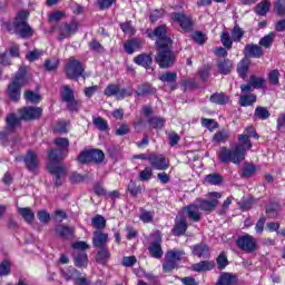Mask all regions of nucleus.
Segmentation results:
<instances>
[{
  "label": "nucleus",
  "mask_w": 285,
  "mask_h": 285,
  "mask_svg": "<svg viewBox=\"0 0 285 285\" xmlns=\"http://www.w3.org/2000/svg\"><path fill=\"white\" fill-rule=\"evenodd\" d=\"M239 144L232 149L222 147L218 153V159L222 164H242L246 159V150L253 148L250 138L244 134L238 136Z\"/></svg>",
  "instance_id": "obj_1"
},
{
  "label": "nucleus",
  "mask_w": 285,
  "mask_h": 285,
  "mask_svg": "<svg viewBox=\"0 0 285 285\" xmlns=\"http://www.w3.org/2000/svg\"><path fill=\"white\" fill-rule=\"evenodd\" d=\"M68 154L63 149L53 148L48 151V171L52 175L55 186H61L66 179V166L61 164Z\"/></svg>",
  "instance_id": "obj_2"
},
{
  "label": "nucleus",
  "mask_w": 285,
  "mask_h": 285,
  "mask_svg": "<svg viewBox=\"0 0 285 285\" xmlns=\"http://www.w3.org/2000/svg\"><path fill=\"white\" fill-rule=\"evenodd\" d=\"M28 11H20L12 22H3L2 29L10 32V35H18L21 39H28L35 35V30L28 23Z\"/></svg>",
  "instance_id": "obj_3"
},
{
  "label": "nucleus",
  "mask_w": 285,
  "mask_h": 285,
  "mask_svg": "<svg viewBox=\"0 0 285 285\" xmlns=\"http://www.w3.org/2000/svg\"><path fill=\"white\" fill-rule=\"evenodd\" d=\"M171 46L158 41V47H156L155 62L164 70L173 68L177 61V53L170 48Z\"/></svg>",
  "instance_id": "obj_4"
},
{
  "label": "nucleus",
  "mask_w": 285,
  "mask_h": 285,
  "mask_svg": "<svg viewBox=\"0 0 285 285\" xmlns=\"http://www.w3.org/2000/svg\"><path fill=\"white\" fill-rule=\"evenodd\" d=\"M26 67H20L19 71L17 72L16 77L7 87V97L11 101H19L21 99V88L26 86Z\"/></svg>",
  "instance_id": "obj_5"
},
{
  "label": "nucleus",
  "mask_w": 285,
  "mask_h": 285,
  "mask_svg": "<svg viewBox=\"0 0 285 285\" xmlns=\"http://www.w3.org/2000/svg\"><path fill=\"white\" fill-rule=\"evenodd\" d=\"M186 256V252L181 249H170L165 255V263L163 264L164 273H173L177 268V264Z\"/></svg>",
  "instance_id": "obj_6"
},
{
  "label": "nucleus",
  "mask_w": 285,
  "mask_h": 285,
  "mask_svg": "<svg viewBox=\"0 0 285 285\" xmlns=\"http://www.w3.org/2000/svg\"><path fill=\"white\" fill-rule=\"evenodd\" d=\"M209 199H197L196 204H198V208L203 210V213L210 214L217 209L219 206V200L222 199V194L217 191H212L208 194Z\"/></svg>",
  "instance_id": "obj_7"
},
{
  "label": "nucleus",
  "mask_w": 285,
  "mask_h": 285,
  "mask_svg": "<svg viewBox=\"0 0 285 285\" xmlns=\"http://www.w3.org/2000/svg\"><path fill=\"white\" fill-rule=\"evenodd\" d=\"M66 75L68 79H79V77H83V65L79 60H75L70 58L67 62L66 67Z\"/></svg>",
  "instance_id": "obj_8"
},
{
  "label": "nucleus",
  "mask_w": 285,
  "mask_h": 285,
  "mask_svg": "<svg viewBox=\"0 0 285 285\" xmlns=\"http://www.w3.org/2000/svg\"><path fill=\"white\" fill-rule=\"evenodd\" d=\"M132 88H120L119 85H109L105 89L106 97H116L117 99H126V97H132Z\"/></svg>",
  "instance_id": "obj_9"
},
{
  "label": "nucleus",
  "mask_w": 285,
  "mask_h": 285,
  "mask_svg": "<svg viewBox=\"0 0 285 285\" xmlns=\"http://www.w3.org/2000/svg\"><path fill=\"white\" fill-rule=\"evenodd\" d=\"M236 246L244 250L245 253H255L257 250V240L252 235L238 236L236 240Z\"/></svg>",
  "instance_id": "obj_10"
},
{
  "label": "nucleus",
  "mask_w": 285,
  "mask_h": 285,
  "mask_svg": "<svg viewBox=\"0 0 285 285\" xmlns=\"http://www.w3.org/2000/svg\"><path fill=\"white\" fill-rule=\"evenodd\" d=\"M171 21H174V23H178L184 32H190L193 30V17L186 13L173 12Z\"/></svg>",
  "instance_id": "obj_11"
},
{
  "label": "nucleus",
  "mask_w": 285,
  "mask_h": 285,
  "mask_svg": "<svg viewBox=\"0 0 285 285\" xmlns=\"http://www.w3.org/2000/svg\"><path fill=\"white\" fill-rule=\"evenodd\" d=\"M150 166L155 169V170H168V168L170 167V164L168 163V160H166V157L161 154H150L148 156Z\"/></svg>",
  "instance_id": "obj_12"
},
{
  "label": "nucleus",
  "mask_w": 285,
  "mask_h": 285,
  "mask_svg": "<svg viewBox=\"0 0 285 285\" xmlns=\"http://www.w3.org/2000/svg\"><path fill=\"white\" fill-rule=\"evenodd\" d=\"M21 119L23 121H32L33 119H40L43 109L39 107H24L19 110Z\"/></svg>",
  "instance_id": "obj_13"
},
{
  "label": "nucleus",
  "mask_w": 285,
  "mask_h": 285,
  "mask_svg": "<svg viewBox=\"0 0 285 285\" xmlns=\"http://www.w3.org/2000/svg\"><path fill=\"white\" fill-rule=\"evenodd\" d=\"M168 27L166 24L159 26L154 30V36L157 37L156 47H159L158 41H161L163 46H173V39L168 36Z\"/></svg>",
  "instance_id": "obj_14"
},
{
  "label": "nucleus",
  "mask_w": 285,
  "mask_h": 285,
  "mask_svg": "<svg viewBox=\"0 0 285 285\" xmlns=\"http://www.w3.org/2000/svg\"><path fill=\"white\" fill-rule=\"evenodd\" d=\"M79 30V23L77 21H71L69 23H65L60 27V36L58 39L62 41V39H66L68 37H72Z\"/></svg>",
  "instance_id": "obj_15"
},
{
  "label": "nucleus",
  "mask_w": 285,
  "mask_h": 285,
  "mask_svg": "<svg viewBox=\"0 0 285 285\" xmlns=\"http://www.w3.org/2000/svg\"><path fill=\"white\" fill-rule=\"evenodd\" d=\"M184 213L187 215V217L190 219V222H202V212H200V207L197 203L187 205L184 208Z\"/></svg>",
  "instance_id": "obj_16"
},
{
  "label": "nucleus",
  "mask_w": 285,
  "mask_h": 285,
  "mask_svg": "<svg viewBox=\"0 0 285 285\" xmlns=\"http://www.w3.org/2000/svg\"><path fill=\"white\" fill-rule=\"evenodd\" d=\"M23 161L30 173H35V170H37V168H39V157L32 150H29L26 154V156L23 157Z\"/></svg>",
  "instance_id": "obj_17"
},
{
  "label": "nucleus",
  "mask_w": 285,
  "mask_h": 285,
  "mask_svg": "<svg viewBox=\"0 0 285 285\" xmlns=\"http://www.w3.org/2000/svg\"><path fill=\"white\" fill-rule=\"evenodd\" d=\"M186 230H188V222H186V218L177 217L171 229L173 235L181 237V235H186Z\"/></svg>",
  "instance_id": "obj_18"
},
{
  "label": "nucleus",
  "mask_w": 285,
  "mask_h": 285,
  "mask_svg": "<svg viewBox=\"0 0 285 285\" xmlns=\"http://www.w3.org/2000/svg\"><path fill=\"white\" fill-rule=\"evenodd\" d=\"M148 252L150 257H154V259H161V257H164V249H161V236H158V239L149 245Z\"/></svg>",
  "instance_id": "obj_19"
},
{
  "label": "nucleus",
  "mask_w": 285,
  "mask_h": 285,
  "mask_svg": "<svg viewBox=\"0 0 285 285\" xmlns=\"http://www.w3.org/2000/svg\"><path fill=\"white\" fill-rule=\"evenodd\" d=\"M108 244V234L101 230H95L92 237V245L95 248H105Z\"/></svg>",
  "instance_id": "obj_20"
},
{
  "label": "nucleus",
  "mask_w": 285,
  "mask_h": 285,
  "mask_svg": "<svg viewBox=\"0 0 285 285\" xmlns=\"http://www.w3.org/2000/svg\"><path fill=\"white\" fill-rule=\"evenodd\" d=\"M239 284V278L232 273H222L218 277V281L215 285H237Z\"/></svg>",
  "instance_id": "obj_21"
},
{
  "label": "nucleus",
  "mask_w": 285,
  "mask_h": 285,
  "mask_svg": "<svg viewBox=\"0 0 285 285\" xmlns=\"http://www.w3.org/2000/svg\"><path fill=\"white\" fill-rule=\"evenodd\" d=\"M244 55L245 57L259 59L264 55V51L262 50V47H259L258 45L249 43L245 46Z\"/></svg>",
  "instance_id": "obj_22"
},
{
  "label": "nucleus",
  "mask_w": 285,
  "mask_h": 285,
  "mask_svg": "<svg viewBox=\"0 0 285 285\" xmlns=\"http://www.w3.org/2000/svg\"><path fill=\"white\" fill-rule=\"evenodd\" d=\"M191 250H193V255H195V257H199V258L203 257L204 259H206V257L210 256V247H208V245H206L204 243L194 245Z\"/></svg>",
  "instance_id": "obj_23"
},
{
  "label": "nucleus",
  "mask_w": 285,
  "mask_h": 285,
  "mask_svg": "<svg viewBox=\"0 0 285 285\" xmlns=\"http://www.w3.org/2000/svg\"><path fill=\"white\" fill-rule=\"evenodd\" d=\"M215 268V261H200L191 265V271L195 273H206L207 271H213Z\"/></svg>",
  "instance_id": "obj_24"
},
{
  "label": "nucleus",
  "mask_w": 285,
  "mask_h": 285,
  "mask_svg": "<svg viewBox=\"0 0 285 285\" xmlns=\"http://www.w3.org/2000/svg\"><path fill=\"white\" fill-rule=\"evenodd\" d=\"M56 235L62 239H72V237H75V228L66 225H59L56 227Z\"/></svg>",
  "instance_id": "obj_25"
},
{
  "label": "nucleus",
  "mask_w": 285,
  "mask_h": 285,
  "mask_svg": "<svg viewBox=\"0 0 285 285\" xmlns=\"http://www.w3.org/2000/svg\"><path fill=\"white\" fill-rule=\"evenodd\" d=\"M73 262L77 268H86V266H88V254L83 250H76L73 254Z\"/></svg>",
  "instance_id": "obj_26"
},
{
  "label": "nucleus",
  "mask_w": 285,
  "mask_h": 285,
  "mask_svg": "<svg viewBox=\"0 0 285 285\" xmlns=\"http://www.w3.org/2000/svg\"><path fill=\"white\" fill-rule=\"evenodd\" d=\"M134 61L137 63V66H141L142 68H150L153 63V57L147 53H140L134 58Z\"/></svg>",
  "instance_id": "obj_27"
},
{
  "label": "nucleus",
  "mask_w": 285,
  "mask_h": 285,
  "mask_svg": "<svg viewBox=\"0 0 285 285\" xmlns=\"http://www.w3.org/2000/svg\"><path fill=\"white\" fill-rule=\"evenodd\" d=\"M159 80L173 87L177 83V72L166 71L159 76Z\"/></svg>",
  "instance_id": "obj_28"
},
{
  "label": "nucleus",
  "mask_w": 285,
  "mask_h": 285,
  "mask_svg": "<svg viewBox=\"0 0 285 285\" xmlns=\"http://www.w3.org/2000/svg\"><path fill=\"white\" fill-rule=\"evenodd\" d=\"M18 213L27 224H32L35 222V212H32L30 207H19Z\"/></svg>",
  "instance_id": "obj_29"
},
{
  "label": "nucleus",
  "mask_w": 285,
  "mask_h": 285,
  "mask_svg": "<svg viewBox=\"0 0 285 285\" xmlns=\"http://www.w3.org/2000/svg\"><path fill=\"white\" fill-rule=\"evenodd\" d=\"M229 100L230 98H228V96H226V94L223 92L213 94L209 98V101H212V104H217L218 106H224L228 104Z\"/></svg>",
  "instance_id": "obj_30"
},
{
  "label": "nucleus",
  "mask_w": 285,
  "mask_h": 285,
  "mask_svg": "<svg viewBox=\"0 0 285 285\" xmlns=\"http://www.w3.org/2000/svg\"><path fill=\"white\" fill-rule=\"evenodd\" d=\"M217 66L220 75H230L233 70V61L229 59L219 60Z\"/></svg>",
  "instance_id": "obj_31"
},
{
  "label": "nucleus",
  "mask_w": 285,
  "mask_h": 285,
  "mask_svg": "<svg viewBox=\"0 0 285 285\" xmlns=\"http://www.w3.org/2000/svg\"><path fill=\"white\" fill-rule=\"evenodd\" d=\"M271 117V111L268 108L263 106H257L254 112V119H261L262 121H266Z\"/></svg>",
  "instance_id": "obj_32"
},
{
  "label": "nucleus",
  "mask_w": 285,
  "mask_h": 285,
  "mask_svg": "<svg viewBox=\"0 0 285 285\" xmlns=\"http://www.w3.org/2000/svg\"><path fill=\"white\" fill-rule=\"evenodd\" d=\"M257 101V96L255 94H248L240 96L239 98V105L243 108H247V106H253Z\"/></svg>",
  "instance_id": "obj_33"
},
{
  "label": "nucleus",
  "mask_w": 285,
  "mask_h": 285,
  "mask_svg": "<svg viewBox=\"0 0 285 285\" xmlns=\"http://www.w3.org/2000/svg\"><path fill=\"white\" fill-rule=\"evenodd\" d=\"M53 144L57 146L58 150H63V153L68 155V148H70V140L68 138H55Z\"/></svg>",
  "instance_id": "obj_34"
},
{
  "label": "nucleus",
  "mask_w": 285,
  "mask_h": 285,
  "mask_svg": "<svg viewBox=\"0 0 285 285\" xmlns=\"http://www.w3.org/2000/svg\"><path fill=\"white\" fill-rule=\"evenodd\" d=\"M250 67V62L248 59L240 60V62L237 66V72L242 79H246V76L248 75V68Z\"/></svg>",
  "instance_id": "obj_35"
},
{
  "label": "nucleus",
  "mask_w": 285,
  "mask_h": 285,
  "mask_svg": "<svg viewBox=\"0 0 285 285\" xmlns=\"http://www.w3.org/2000/svg\"><path fill=\"white\" fill-rule=\"evenodd\" d=\"M106 159V154L101 149H91V164H102Z\"/></svg>",
  "instance_id": "obj_36"
},
{
  "label": "nucleus",
  "mask_w": 285,
  "mask_h": 285,
  "mask_svg": "<svg viewBox=\"0 0 285 285\" xmlns=\"http://www.w3.org/2000/svg\"><path fill=\"white\" fill-rule=\"evenodd\" d=\"M91 226L97 230H104V228H106V218L101 215H96L91 219Z\"/></svg>",
  "instance_id": "obj_37"
},
{
  "label": "nucleus",
  "mask_w": 285,
  "mask_h": 285,
  "mask_svg": "<svg viewBox=\"0 0 285 285\" xmlns=\"http://www.w3.org/2000/svg\"><path fill=\"white\" fill-rule=\"evenodd\" d=\"M100 250L97 253V262L100 264H106L108 259H110V250H108V247H99Z\"/></svg>",
  "instance_id": "obj_38"
},
{
  "label": "nucleus",
  "mask_w": 285,
  "mask_h": 285,
  "mask_svg": "<svg viewBox=\"0 0 285 285\" xmlns=\"http://www.w3.org/2000/svg\"><path fill=\"white\" fill-rule=\"evenodd\" d=\"M18 126H21V118H18L13 114L9 115L7 118V129L14 130Z\"/></svg>",
  "instance_id": "obj_39"
},
{
  "label": "nucleus",
  "mask_w": 285,
  "mask_h": 285,
  "mask_svg": "<svg viewBox=\"0 0 285 285\" xmlns=\"http://www.w3.org/2000/svg\"><path fill=\"white\" fill-rule=\"evenodd\" d=\"M55 135H68V122L60 120L53 126Z\"/></svg>",
  "instance_id": "obj_40"
},
{
  "label": "nucleus",
  "mask_w": 285,
  "mask_h": 285,
  "mask_svg": "<svg viewBox=\"0 0 285 285\" xmlns=\"http://www.w3.org/2000/svg\"><path fill=\"white\" fill-rule=\"evenodd\" d=\"M81 275V273L75 268L67 269V271H61V277L66 279V282H70V279H77Z\"/></svg>",
  "instance_id": "obj_41"
},
{
  "label": "nucleus",
  "mask_w": 285,
  "mask_h": 285,
  "mask_svg": "<svg viewBox=\"0 0 285 285\" xmlns=\"http://www.w3.org/2000/svg\"><path fill=\"white\" fill-rule=\"evenodd\" d=\"M249 83H250L252 88H256V89H262L267 86L266 79L259 78L257 76L249 77Z\"/></svg>",
  "instance_id": "obj_42"
},
{
  "label": "nucleus",
  "mask_w": 285,
  "mask_h": 285,
  "mask_svg": "<svg viewBox=\"0 0 285 285\" xmlns=\"http://www.w3.org/2000/svg\"><path fill=\"white\" fill-rule=\"evenodd\" d=\"M266 215L271 219H275L277 215H279V204L277 203H271L266 208Z\"/></svg>",
  "instance_id": "obj_43"
},
{
  "label": "nucleus",
  "mask_w": 285,
  "mask_h": 285,
  "mask_svg": "<svg viewBox=\"0 0 285 285\" xmlns=\"http://www.w3.org/2000/svg\"><path fill=\"white\" fill-rule=\"evenodd\" d=\"M79 164H92V149L83 150L78 155Z\"/></svg>",
  "instance_id": "obj_44"
},
{
  "label": "nucleus",
  "mask_w": 285,
  "mask_h": 285,
  "mask_svg": "<svg viewBox=\"0 0 285 285\" xmlns=\"http://www.w3.org/2000/svg\"><path fill=\"white\" fill-rule=\"evenodd\" d=\"M23 97L27 104H39V101H41V96H39L35 91H24Z\"/></svg>",
  "instance_id": "obj_45"
},
{
  "label": "nucleus",
  "mask_w": 285,
  "mask_h": 285,
  "mask_svg": "<svg viewBox=\"0 0 285 285\" xmlns=\"http://www.w3.org/2000/svg\"><path fill=\"white\" fill-rule=\"evenodd\" d=\"M268 10H271V2L264 0L261 3L256 6V13L259 14V17H265L267 14Z\"/></svg>",
  "instance_id": "obj_46"
},
{
  "label": "nucleus",
  "mask_w": 285,
  "mask_h": 285,
  "mask_svg": "<svg viewBox=\"0 0 285 285\" xmlns=\"http://www.w3.org/2000/svg\"><path fill=\"white\" fill-rule=\"evenodd\" d=\"M61 99L65 101H72L75 99V91L70 88V86H65L61 91Z\"/></svg>",
  "instance_id": "obj_47"
},
{
  "label": "nucleus",
  "mask_w": 285,
  "mask_h": 285,
  "mask_svg": "<svg viewBox=\"0 0 285 285\" xmlns=\"http://www.w3.org/2000/svg\"><path fill=\"white\" fill-rule=\"evenodd\" d=\"M273 41H275V33L269 32L259 40V46L263 48H271V46H273Z\"/></svg>",
  "instance_id": "obj_48"
},
{
  "label": "nucleus",
  "mask_w": 285,
  "mask_h": 285,
  "mask_svg": "<svg viewBox=\"0 0 285 285\" xmlns=\"http://www.w3.org/2000/svg\"><path fill=\"white\" fill-rule=\"evenodd\" d=\"M148 124L151 126V128H164L165 124H166V119L161 118V117H151L148 119Z\"/></svg>",
  "instance_id": "obj_49"
},
{
  "label": "nucleus",
  "mask_w": 285,
  "mask_h": 285,
  "mask_svg": "<svg viewBox=\"0 0 285 285\" xmlns=\"http://www.w3.org/2000/svg\"><path fill=\"white\" fill-rule=\"evenodd\" d=\"M141 45L139 43L138 40H129L125 43V50L128 55H132L135 50H139Z\"/></svg>",
  "instance_id": "obj_50"
},
{
  "label": "nucleus",
  "mask_w": 285,
  "mask_h": 285,
  "mask_svg": "<svg viewBox=\"0 0 285 285\" xmlns=\"http://www.w3.org/2000/svg\"><path fill=\"white\" fill-rule=\"evenodd\" d=\"M213 141H215V144H226V141H228V131L220 130L216 132L213 137Z\"/></svg>",
  "instance_id": "obj_51"
},
{
  "label": "nucleus",
  "mask_w": 285,
  "mask_h": 285,
  "mask_svg": "<svg viewBox=\"0 0 285 285\" xmlns=\"http://www.w3.org/2000/svg\"><path fill=\"white\" fill-rule=\"evenodd\" d=\"M255 173H257V167L253 164H245V166L243 167V173H242V177H253V175H255Z\"/></svg>",
  "instance_id": "obj_52"
},
{
  "label": "nucleus",
  "mask_w": 285,
  "mask_h": 285,
  "mask_svg": "<svg viewBox=\"0 0 285 285\" xmlns=\"http://www.w3.org/2000/svg\"><path fill=\"white\" fill-rule=\"evenodd\" d=\"M244 37V30L239 27V24H235L232 30V39L233 41H242Z\"/></svg>",
  "instance_id": "obj_53"
},
{
  "label": "nucleus",
  "mask_w": 285,
  "mask_h": 285,
  "mask_svg": "<svg viewBox=\"0 0 285 285\" xmlns=\"http://www.w3.org/2000/svg\"><path fill=\"white\" fill-rule=\"evenodd\" d=\"M205 180L207 184H212V186H217L223 181L222 175L219 174H209L206 176Z\"/></svg>",
  "instance_id": "obj_54"
},
{
  "label": "nucleus",
  "mask_w": 285,
  "mask_h": 285,
  "mask_svg": "<svg viewBox=\"0 0 285 285\" xmlns=\"http://www.w3.org/2000/svg\"><path fill=\"white\" fill-rule=\"evenodd\" d=\"M220 41L227 50H230L233 48V38H230V33L228 32H223L220 36Z\"/></svg>",
  "instance_id": "obj_55"
},
{
  "label": "nucleus",
  "mask_w": 285,
  "mask_h": 285,
  "mask_svg": "<svg viewBox=\"0 0 285 285\" xmlns=\"http://www.w3.org/2000/svg\"><path fill=\"white\" fill-rule=\"evenodd\" d=\"M153 179V168L146 167L144 170L139 173L140 181H150Z\"/></svg>",
  "instance_id": "obj_56"
},
{
  "label": "nucleus",
  "mask_w": 285,
  "mask_h": 285,
  "mask_svg": "<svg viewBox=\"0 0 285 285\" xmlns=\"http://www.w3.org/2000/svg\"><path fill=\"white\" fill-rule=\"evenodd\" d=\"M217 262V266L219 268V271H224V268H226V266H228V257H226V253L222 252L219 254V256L216 259Z\"/></svg>",
  "instance_id": "obj_57"
},
{
  "label": "nucleus",
  "mask_w": 285,
  "mask_h": 285,
  "mask_svg": "<svg viewBox=\"0 0 285 285\" xmlns=\"http://www.w3.org/2000/svg\"><path fill=\"white\" fill-rule=\"evenodd\" d=\"M94 126L101 131L108 130V121L101 117L94 118Z\"/></svg>",
  "instance_id": "obj_58"
},
{
  "label": "nucleus",
  "mask_w": 285,
  "mask_h": 285,
  "mask_svg": "<svg viewBox=\"0 0 285 285\" xmlns=\"http://www.w3.org/2000/svg\"><path fill=\"white\" fill-rule=\"evenodd\" d=\"M89 50H92V52H98V53L106 52V49L96 39L89 42Z\"/></svg>",
  "instance_id": "obj_59"
},
{
  "label": "nucleus",
  "mask_w": 285,
  "mask_h": 285,
  "mask_svg": "<svg viewBox=\"0 0 285 285\" xmlns=\"http://www.w3.org/2000/svg\"><path fill=\"white\" fill-rule=\"evenodd\" d=\"M58 67H59V60H57L56 58H51L45 61V68L49 72H52V70H57Z\"/></svg>",
  "instance_id": "obj_60"
},
{
  "label": "nucleus",
  "mask_w": 285,
  "mask_h": 285,
  "mask_svg": "<svg viewBox=\"0 0 285 285\" xmlns=\"http://www.w3.org/2000/svg\"><path fill=\"white\" fill-rule=\"evenodd\" d=\"M67 109L70 112H77L79 111V108H81V102L79 100H76L75 98H72L70 101H67Z\"/></svg>",
  "instance_id": "obj_61"
},
{
  "label": "nucleus",
  "mask_w": 285,
  "mask_h": 285,
  "mask_svg": "<svg viewBox=\"0 0 285 285\" xmlns=\"http://www.w3.org/2000/svg\"><path fill=\"white\" fill-rule=\"evenodd\" d=\"M10 262L3 261L0 263V276L6 277V275H10Z\"/></svg>",
  "instance_id": "obj_62"
},
{
  "label": "nucleus",
  "mask_w": 285,
  "mask_h": 285,
  "mask_svg": "<svg viewBox=\"0 0 285 285\" xmlns=\"http://www.w3.org/2000/svg\"><path fill=\"white\" fill-rule=\"evenodd\" d=\"M37 217L41 224H48L50 222V214L46 210H39Z\"/></svg>",
  "instance_id": "obj_63"
},
{
  "label": "nucleus",
  "mask_w": 285,
  "mask_h": 285,
  "mask_svg": "<svg viewBox=\"0 0 285 285\" xmlns=\"http://www.w3.org/2000/svg\"><path fill=\"white\" fill-rule=\"evenodd\" d=\"M276 128L279 132H285V112L278 115Z\"/></svg>",
  "instance_id": "obj_64"
}]
</instances>
